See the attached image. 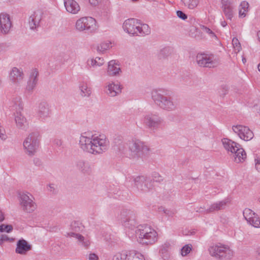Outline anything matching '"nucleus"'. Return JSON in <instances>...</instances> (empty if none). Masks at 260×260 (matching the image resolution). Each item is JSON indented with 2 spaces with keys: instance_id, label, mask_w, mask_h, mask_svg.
Listing matches in <instances>:
<instances>
[{
  "instance_id": "37",
  "label": "nucleus",
  "mask_w": 260,
  "mask_h": 260,
  "mask_svg": "<svg viewBox=\"0 0 260 260\" xmlns=\"http://www.w3.org/2000/svg\"><path fill=\"white\" fill-rule=\"evenodd\" d=\"M111 43L109 41L104 42L100 43L97 47V50L99 52H103L109 49L111 47Z\"/></svg>"
},
{
  "instance_id": "47",
  "label": "nucleus",
  "mask_w": 260,
  "mask_h": 260,
  "mask_svg": "<svg viewBox=\"0 0 260 260\" xmlns=\"http://www.w3.org/2000/svg\"><path fill=\"white\" fill-rule=\"evenodd\" d=\"M62 141L59 139H55L53 141V144L56 146H61L62 145Z\"/></svg>"
},
{
  "instance_id": "26",
  "label": "nucleus",
  "mask_w": 260,
  "mask_h": 260,
  "mask_svg": "<svg viewBox=\"0 0 260 260\" xmlns=\"http://www.w3.org/2000/svg\"><path fill=\"white\" fill-rule=\"evenodd\" d=\"M31 248V246L23 239H20L17 243L15 252L20 254H24Z\"/></svg>"
},
{
  "instance_id": "43",
  "label": "nucleus",
  "mask_w": 260,
  "mask_h": 260,
  "mask_svg": "<svg viewBox=\"0 0 260 260\" xmlns=\"http://www.w3.org/2000/svg\"><path fill=\"white\" fill-rule=\"evenodd\" d=\"M14 239L9 237V236L7 235H2L0 238V245H2L4 242H12L14 241Z\"/></svg>"
},
{
  "instance_id": "19",
  "label": "nucleus",
  "mask_w": 260,
  "mask_h": 260,
  "mask_svg": "<svg viewBox=\"0 0 260 260\" xmlns=\"http://www.w3.org/2000/svg\"><path fill=\"white\" fill-rule=\"evenodd\" d=\"M122 86L119 83L108 82L106 84L105 91L110 96H115L121 92Z\"/></svg>"
},
{
  "instance_id": "49",
  "label": "nucleus",
  "mask_w": 260,
  "mask_h": 260,
  "mask_svg": "<svg viewBox=\"0 0 260 260\" xmlns=\"http://www.w3.org/2000/svg\"><path fill=\"white\" fill-rule=\"evenodd\" d=\"M255 168L258 172H260V160L258 159H255Z\"/></svg>"
},
{
  "instance_id": "36",
  "label": "nucleus",
  "mask_w": 260,
  "mask_h": 260,
  "mask_svg": "<svg viewBox=\"0 0 260 260\" xmlns=\"http://www.w3.org/2000/svg\"><path fill=\"white\" fill-rule=\"evenodd\" d=\"M243 214L245 220L247 221H250L251 218H252L253 216L254 217L257 215L253 211L248 208L245 209L243 211Z\"/></svg>"
},
{
  "instance_id": "34",
  "label": "nucleus",
  "mask_w": 260,
  "mask_h": 260,
  "mask_svg": "<svg viewBox=\"0 0 260 260\" xmlns=\"http://www.w3.org/2000/svg\"><path fill=\"white\" fill-rule=\"evenodd\" d=\"M131 255H128L127 252L123 251L115 255L113 258V260H130Z\"/></svg>"
},
{
  "instance_id": "61",
  "label": "nucleus",
  "mask_w": 260,
  "mask_h": 260,
  "mask_svg": "<svg viewBox=\"0 0 260 260\" xmlns=\"http://www.w3.org/2000/svg\"><path fill=\"white\" fill-rule=\"evenodd\" d=\"M2 80L1 79H0V86H1L2 85Z\"/></svg>"
},
{
  "instance_id": "22",
  "label": "nucleus",
  "mask_w": 260,
  "mask_h": 260,
  "mask_svg": "<svg viewBox=\"0 0 260 260\" xmlns=\"http://www.w3.org/2000/svg\"><path fill=\"white\" fill-rule=\"evenodd\" d=\"M38 72L36 70H33L30 75L29 79L27 81L25 90L28 93H31L35 89L38 82Z\"/></svg>"
},
{
  "instance_id": "15",
  "label": "nucleus",
  "mask_w": 260,
  "mask_h": 260,
  "mask_svg": "<svg viewBox=\"0 0 260 260\" xmlns=\"http://www.w3.org/2000/svg\"><path fill=\"white\" fill-rule=\"evenodd\" d=\"M24 74L21 69L13 67L9 73V79L11 83L16 87H20L24 79Z\"/></svg>"
},
{
  "instance_id": "51",
  "label": "nucleus",
  "mask_w": 260,
  "mask_h": 260,
  "mask_svg": "<svg viewBox=\"0 0 260 260\" xmlns=\"http://www.w3.org/2000/svg\"><path fill=\"white\" fill-rule=\"evenodd\" d=\"M100 0H89V2L92 6H95L99 3Z\"/></svg>"
},
{
  "instance_id": "33",
  "label": "nucleus",
  "mask_w": 260,
  "mask_h": 260,
  "mask_svg": "<svg viewBox=\"0 0 260 260\" xmlns=\"http://www.w3.org/2000/svg\"><path fill=\"white\" fill-rule=\"evenodd\" d=\"M81 95L83 96H89L91 93V88L89 87L85 82H82L79 86Z\"/></svg>"
},
{
  "instance_id": "3",
  "label": "nucleus",
  "mask_w": 260,
  "mask_h": 260,
  "mask_svg": "<svg viewBox=\"0 0 260 260\" xmlns=\"http://www.w3.org/2000/svg\"><path fill=\"white\" fill-rule=\"evenodd\" d=\"M122 27L125 31L134 36H143L150 34L151 32L148 24L141 23L140 20L135 18L125 20Z\"/></svg>"
},
{
  "instance_id": "28",
  "label": "nucleus",
  "mask_w": 260,
  "mask_h": 260,
  "mask_svg": "<svg viewBox=\"0 0 260 260\" xmlns=\"http://www.w3.org/2000/svg\"><path fill=\"white\" fill-rule=\"evenodd\" d=\"M15 120L17 127L18 128L25 129L28 126V122L26 118L23 116L20 112H17L15 117Z\"/></svg>"
},
{
  "instance_id": "59",
  "label": "nucleus",
  "mask_w": 260,
  "mask_h": 260,
  "mask_svg": "<svg viewBox=\"0 0 260 260\" xmlns=\"http://www.w3.org/2000/svg\"><path fill=\"white\" fill-rule=\"evenodd\" d=\"M258 256H259V258H260V248H259V250H258Z\"/></svg>"
},
{
  "instance_id": "56",
  "label": "nucleus",
  "mask_w": 260,
  "mask_h": 260,
  "mask_svg": "<svg viewBox=\"0 0 260 260\" xmlns=\"http://www.w3.org/2000/svg\"><path fill=\"white\" fill-rule=\"evenodd\" d=\"M257 36L258 40L260 42V30L259 31H258L257 34Z\"/></svg>"
},
{
  "instance_id": "24",
  "label": "nucleus",
  "mask_w": 260,
  "mask_h": 260,
  "mask_svg": "<svg viewBox=\"0 0 260 260\" xmlns=\"http://www.w3.org/2000/svg\"><path fill=\"white\" fill-rule=\"evenodd\" d=\"M76 166L77 169L83 174L89 175L92 172L91 165L87 161L83 159L78 160L76 162Z\"/></svg>"
},
{
  "instance_id": "54",
  "label": "nucleus",
  "mask_w": 260,
  "mask_h": 260,
  "mask_svg": "<svg viewBox=\"0 0 260 260\" xmlns=\"http://www.w3.org/2000/svg\"><path fill=\"white\" fill-rule=\"evenodd\" d=\"M50 191H53L54 190V187L53 186V185H49V189Z\"/></svg>"
},
{
  "instance_id": "44",
  "label": "nucleus",
  "mask_w": 260,
  "mask_h": 260,
  "mask_svg": "<svg viewBox=\"0 0 260 260\" xmlns=\"http://www.w3.org/2000/svg\"><path fill=\"white\" fill-rule=\"evenodd\" d=\"M177 15L178 17L183 20H185L187 18V15L181 11H177Z\"/></svg>"
},
{
  "instance_id": "42",
  "label": "nucleus",
  "mask_w": 260,
  "mask_h": 260,
  "mask_svg": "<svg viewBox=\"0 0 260 260\" xmlns=\"http://www.w3.org/2000/svg\"><path fill=\"white\" fill-rule=\"evenodd\" d=\"M13 230V227L11 225H5L2 224L0 225V232H6L7 233H10Z\"/></svg>"
},
{
  "instance_id": "29",
  "label": "nucleus",
  "mask_w": 260,
  "mask_h": 260,
  "mask_svg": "<svg viewBox=\"0 0 260 260\" xmlns=\"http://www.w3.org/2000/svg\"><path fill=\"white\" fill-rule=\"evenodd\" d=\"M105 63L103 58L96 57L95 58H90L87 60V65L90 68H96L103 66Z\"/></svg>"
},
{
  "instance_id": "10",
  "label": "nucleus",
  "mask_w": 260,
  "mask_h": 260,
  "mask_svg": "<svg viewBox=\"0 0 260 260\" xmlns=\"http://www.w3.org/2000/svg\"><path fill=\"white\" fill-rule=\"evenodd\" d=\"M143 124L151 130H156L163 125L164 121L157 113H148L144 115Z\"/></svg>"
},
{
  "instance_id": "13",
  "label": "nucleus",
  "mask_w": 260,
  "mask_h": 260,
  "mask_svg": "<svg viewBox=\"0 0 260 260\" xmlns=\"http://www.w3.org/2000/svg\"><path fill=\"white\" fill-rule=\"evenodd\" d=\"M118 218L123 226L128 228L135 227L137 224L135 213L131 210H122Z\"/></svg>"
},
{
  "instance_id": "52",
  "label": "nucleus",
  "mask_w": 260,
  "mask_h": 260,
  "mask_svg": "<svg viewBox=\"0 0 260 260\" xmlns=\"http://www.w3.org/2000/svg\"><path fill=\"white\" fill-rule=\"evenodd\" d=\"M5 219L4 215L3 212L0 209V222L3 221Z\"/></svg>"
},
{
  "instance_id": "30",
  "label": "nucleus",
  "mask_w": 260,
  "mask_h": 260,
  "mask_svg": "<svg viewBox=\"0 0 260 260\" xmlns=\"http://www.w3.org/2000/svg\"><path fill=\"white\" fill-rule=\"evenodd\" d=\"M65 236L67 237H74L78 239L79 241L82 243V244L87 247L90 245V242L89 240H84V238L81 235L76 233L74 232H68L66 233Z\"/></svg>"
},
{
  "instance_id": "9",
  "label": "nucleus",
  "mask_w": 260,
  "mask_h": 260,
  "mask_svg": "<svg viewBox=\"0 0 260 260\" xmlns=\"http://www.w3.org/2000/svg\"><path fill=\"white\" fill-rule=\"evenodd\" d=\"M96 20L91 17H83L78 19L76 22V29L79 31L93 33L97 29Z\"/></svg>"
},
{
  "instance_id": "11",
  "label": "nucleus",
  "mask_w": 260,
  "mask_h": 260,
  "mask_svg": "<svg viewBox=\"0 0 260 260\" xmlns=\"http://www.w3.org/2000/svg\"><path fill=\"white\" fill-rule=\"evenodd\" d=\"M196 61L200 67L203 68H215L219 64L218 59L213 54H198Z\"/></svg>"
},
{
  "instance_id": "25",
  "label": "nucleus",
  "mask_w": 260,
  "mask_h": 260,
  "mask_svg": "<svg viewBox=\"0 0 260 260\" xmlns=\"http://www.w3.org/2000/svg\"><path fill=\"white\" fill-rule=\"evenodd\" d=\"M64 5L67 12L76 14L80 10L79 4L75 0H64Z\"/></svg>"
},
{
  "instance_id": "8",
  "label": "nucleus",
  "mask_w": 260,
  "mask_h": 260,
  "mask_svg": "<svg viewBox=\"0 0 260 260\" xmlns=\"http://www.w3.org/2000/svg\"><path fill=\"white\" fill-rule=\"evenodd\" d=\"M39 134L38 132L30 133L23 142L25 153L29 156H33L39 148Z\"/></svg>"
},
{
  "instance_id": "60",
  "label": "nucleus",
  "mask_w": 260,
  "mask_h": 260,
  "mask_svg": "<svg viewBox=\"0 0 260 260\" xmlns=\"http://www.w3.org/2000/svg\"><path fill=\"white\" fill-rule=\"evenodd\" d=\"M242 61L244 63L246 61V59L245 58H243L242 59Z\"/></svg>"
},
{
  "instance_id": "17",
  "label": "nucleus",
  "mask_w": 260,
  "mask_h": 260,
  "mask_svg": "<svg viewBox=\"0 0 260 260\" xmlns=\"http://www.w3.org/2000/svg\"><path fill=\"white\" fill-rule=\"evenodd\" d=\"M51 114L50 106L47 103L42 102L39 104L37 114L40 120L46 121L51 117Z\"/></svg>"
},
{
  "instance_id": "48",
  "label": "nucleus",
  "mask_w": 260,
  "mask_h": 260,
  "mask_svg": "<svg viewBox=\"0 0 260 260\" xmlns=\"http://www.w3.org/2000/svg\"><path fill=\"white\" fill-rule=\"evenodd\" d=\"M88 258L89 260H98L99 257L96 254L92 253L89 254Z\"/></svg>"
},
{
  "instance_id": "35",
  "label": "nucleus",
  "mask_w": 260,
  "mask_h": 260,
  "mask_svg": "<svg viewBox=\"0 0 260 260\" xmlns=\"http://www.w3.org/2000/svg\"><path fill=\"white\" fill-rule=\"evenodd\" d=\"M184 5L189 9H194L199 4V0H181Z\"/></svg>"
},
{
  "instance_id": "57",
  "label": "nucleus",
  "mask_w": 260,
  "mask_h": 260,
  "mask_svg": "<svg viewBox=\"0 0 260 260\" xmlns=\"http://www.w3.org/2000/svg\"><path fill=\"white\" fill-rule=\"evenodd\" d=\"M3 51V47L2 45H0V53Z\"/></svg>"
},
{
  "instance_id": "18",
  "label": "nucleus",
  "mask_w": 260,
  "mask_h": 260,
  "mask_svg": "<svg viewBox=\"0 0 260 260\" xmlns=\"http://www.w3.org/2000/svg\"><path fill=\"white\" fill-rule=\"evenodd\" d=\"M43 17V13L37 10L34 12L29 17L28 24L31 30H36L40 25V22Z\"/></svg>"
},
{
  "instance_id": "53",
  "label": "nucleus",
  "mask_w": 260,
  "mask_h": 260,
  "mask_svg": "<svg viewBox=\"0 0 260 260\" xmlns=\"http://www.w3.org/2000/svg\"><path fill=\"white\" fill-rule=\"evenodd\" d=\"M169 48H164L161 50V53H165L166 52H168L169 51Z\"/></svg>"
},
{
  "instance_id": "23",
  "label": "nucleus",
  "mask_w": 260,
  "mask_h": 260,
  "mask_svg": "<svg viewBox=\"0 0 260 260\" xmlns=\"http://www.w3.org/2000/svg\"><path fill=\"white\" fill-rule=\"evenodd\" d=\"M121 73V70L119 65L115 60H112L108 62L107 69V74L108 76L111 77L117 76H119Z\"/></svg>"
},
{
  "instance_id": "27",
  "label": "nucleus",
  "mask_w": 260,
  "mask_h": 260,
  "mask_svg": "<svg viewBox=\"0 0 260 260\" xmlns=\"http://www.w3.org/2000/svg\"><path fill=\"white\" fill-rule=\"evenodd\" d=\"M222 8L226 18L230 20L233 17L232 3L230 0H221Z\"/></svg>"
},
{
  "instance_id": "41",
  "label": "nucleus",
  "mask_w": 260,
  "mask_h": 260,
  "mask_svg": "<svg viewBox=\"0 0 260 260\" xmlns=\"http://www.w3.org/2000/svg\"><path fill=\"white\" fill-rule=\"evenodd\" d=\"M201 29H202V30L204 32L208 34L210 37L215 38H217L215 34H214V32H213L209 28H208L204 25H201Z\"/></svg>"
},
{
  "instance_id": "58",
  "label": "nucleus",
  "mask_w": 260,
  "mask_h": 260,
  "mask_svg": "<svg viewBox=\"0 0 260 260\" xmlns=\"http://www.w3.org/2000/svg\"><path fill=\"white\" fill-rule=\"evenodd\" d=\"M258 70L260 72V63L258 65Z\"/></svg>"
},
{
  "instance_id": "2",
  "label": "nucleus",
  "mask_w": 260,
  "mask_h": 260,
  "mask_svg": "<svg viewBox=\"0 0 260 260\" xmlns=\"http://www.w3.org/2000/svg\"><path fill=\"white\" fill-rule=\"evenodd\" d=\"M118 150L129 158L138 159L147 154L150 149L144 142L138 139H132L125 144H120Z\"/></svg>"
},
{
  "instance_id": "1",
  "label": "nucleus",
  "mask_w": 260,
  "mask_h": 260,
  "mask_svg": "<svg viewBox=\"0 0 260 260\" xmlns=\"http://www.w3.org/2000/svg\"><path fill=\"white\" fill-rule=\"evenodd\" d=\"M109 145V141L104 135H93L84 133L80 137L79 146L84 151L96 155L106 151Z\"/></svg>"
},
{
  "instance_id": "6",
  "label": "nucleus",
  "mask_w": 260,
  "mask_h": 260,
  "mask_svg": "<svg viewBox=\"0 0 260 260\" xmlns=\"http://www.w3.org/2000/svg\"><path fill=\"white\" fill-rule=\"evenodd\" d=\"M222 142L224 148L233 154L236 162L239 163L245 160L246 157V152L239 144L227 138L223 139Z\"/></svg>"
},
{
  "instance_id": "55",
  "label": "nucleus",
  "mask_w": 260,
  "mask_h": 260,
  "mask_svg": "<svg viewBox=\"0 0 260 260\" xmlns=\"http://www.w3.org/2000/svg\"><path fill=\"white\" fill-rule=\"evenodd\" d=\"M221 25L223 26V27H225L227 25V23L226 22V21L225 20H222L221 21Z\"/></svg>"
},
{
  "instance_id": "12",
  "label": "nucleus",
  "mask_w": 260,
  "mask_h": 260,
  "mask_svg": "<svg viewBox=\"0 0 260 260\" xmlns=\"http://www.w3.org/2000/svg\"><path fill=\"white\" fill-rule=\"evenodd\" d=\"M21 209L26 213H32L37 208L32 196L29 193H22L18 198Z\"/></svg>"
},
{
  "instance_id": "31",
  "label": "nucleus",
  "mask_w": 260,
  "mask_h": 260,
  "mask_svg": "<svg viewBox=\"0 0 260 260\" xmlns=\"http://www.w3.org/2000/svg\"><path fill=\"white\" fill-rule=\"evenodd\" d=\"M12 103L13 104L14 107L18 111L22 110L23 109V103L20 96H16L12 99Z\"/></svg>"
},
{
  "instance_id": "50",
  "label": "nucleus",
  "mask_w": 260,
  "mask_h": 260,
  "mask_svg": "<svg viewBox=\"0 0 260 260\" xmlns=\"http://www.w3.org/2000/svg\"><path fill=\"white\" fill-rule=\"evenodd\" d=\"M34 164H35V165L37 166H40L42 164L41 160L39 158H34Z\"/></svg>"
},
{
  "instance_id": "38",
  "label": "nucleus",
  "mask_w": 260,
  "mask_h": 260,
  "mask_svg": "<svg viewBox=\"0 0 260 260\" xmlns=\"http://www.w3.org/2000/svg\"><path fill=\"white\" fill-rule=\"evenodd\" d=\"M247 222L255 228H260V219L258 215L253 216L250 221H248Z\"/></svg>"
},
{
  "instance_id": "7",
  "label": "nucleus",
  "mask_w": 260,
  "mask_h": 260,
  "mask_svg": "<svg viewBox=\"0 0 260 260\" xmlns=\"http://www.w3.org/2000/svg\"><path fill=\"white\" fill-rule=\"evenodd\" d=\"M208 251L211 256L220 260H230L234 255V251L228 245L221 243L210 246Z\"/></svg>"
},
{
  "instance_id": "45",
  "label": "nucleus",
  "mask_w": 260,
  "mask_h": 260,
  "mask_svg": "<svg viewBox=\"0 0 260 260\" xmlns=\"http://www.w3.org/2000/svg\"><path fill=\"white\" fill-rule=\"evenodd\" d=\"M153 179L156 182H160L162 180V177L157 173H154L153 174Z\"/></svg>"
},
{
  "instance_id": "62",
  "label": "nucleus",
  "mask_w": 260,
  "mask_h": 260,
  "mask_svg": "<svg viewBox=\"0 0 260 260\" xmlns=\"http://www.w3.org/2000/svg\"><path fill=\"white\" fill-rule=\"evenodd\" d=\"M259 202H260V199H259Z\"/></svg>"
},
{
  "instance_id": "32",
  "label": "nucleus",
  "mask_w": 260,
  "mask_h": 260,
  "mask_svg": "<svg viewBox=\"0 0 260 260\" xmlns=\"http://www.w3.org/2000/svg\"><path fill=\"white\" fill-rule=\"evenodd\" d=\"M249 4L246 1H243L241 3L239 10V16L240 17H245L246 16V13L248 12Z\"/></svg>"
},
{
  "instance_id": "46",
  "label": "nucleus",
  "mask_w": 260,
  "mask_h": 260,
  "mask_svg": "<svg viewBox=\"0 0 260 260\" xmlns=\"http://www.w3.org/2000/svg\"><path fill=\"white\" fill-rule=\"evenodd\" d=\"M0 138L5 140L7 138L4 129L0 125Z\"/></svg>"
},
{
  "instance_id": "20",
  "label": "nucleus",
  "mask_w": 260,
  "mask_h": 260,
  "mask_svg": "<svg viewBox=\"0 0 260 260\" xmlns=\"http://www.w3.org/2000/svg\"><path fill=\"white\" fill-rule=\"evenodd\" d=\"M12 26L9 15L2 13L0 14V29L3 34L8 33Z\"/></svg>"
},
{
  "instance_id": "39",
  "label": "nucleus",
  "mask_w": 260,
  "mask_h": 260,
  "mask_svg": "<svg viewBox=\"0 0 260 260\" xmlns=\"http://www.w3.org/2000/svg\"><path fill=\"white\" fill-rule=\"evenodd\" d=\"M192 246L191 245H185L184 246L181 250V254L183 256H186L191 250Z\"/></svg>"
},
{
  "instance_id": "5",
  "label": "nucleus",
  "mask_w": 260,
  "mask_h": 260,
  "mask_svg": "<svg viewBox=\"0 0 260 260\" xmlns=\"http://www.w3.org/2000/svg\"><path fill=\"white\" fill-rule=\"evenodd\" d=\"M138 241L142 244H153L157 240V233L150 226H140L136 231Z\"/></svg>"
},
{
  "instance_id": "40",
  "label": "nucleus",
  "mask_w": 260,
  "mask_h": 260,
  "mask_svg": "<svg viewBox=\"0 0 260 260\" xmlns=\"http://www.w3.org/2000/svg\"><path fill=\"white\" fill-rule=\"evenodd\" d=\"M232 43H233V45L235 51L236 52H239L241 49V47L240 43L239 40H238V39L236 38H234L232 40Z\"/></svg>"
},
{
  "instance_id": "14",
  "label": "nucleus",
  "mask_w": 260,
  "mask_h": 260,
  "mask_svg": "<svg viewBox=\"0 0 260 260\" xmlns=\"http://www.w3.org/2000/svg\"><path fill=\"white\" fill-rule=\"evenodd\" d=\"M134 181L139 195L148 192L151 187V181L143 176L136 177Z\"/></svg>"
},
{
  "instance_id": "16",
  "label": "nucleus",
  "mask_w": 260,
  "mask_h": 260,
  "mask_svg": "<svg viewBox=\"0 0 260 260\" xmlns=\"http://www.w3.org/2000/svg\"><path fill=\"white\" fill-rule=\"evenodd\" d=\"M232 129L241 139L244 141H249L253 137L252 132L247 126L242 125H234Z\"/></svg>"
},
{
  "instance_id": "21",
  "label": "nucleus",
  "mask_w": 260,
  "mask_h": 260,
  "mask_svg": "<svg viewBox=\"0 0 260 260\" xmlns=\"http://www.w3.org/2000/svg\"><path fill=\"white\" fill-rule=\"evenodd\" d=\"M229 203V200L228 199H225L223 200L215 202L212 204L209 208L205 210V212L206 213H210L224 210Z\"/></svg>"
},
{
  "instance_id": "4",
  "label": "nucleus",
  "mask_w": 260,
  "mask_h": 260,
  "mask_svg": "<svg viewBox=\"0 0 260 260\" xmlns=\"http://www.w3.org/2000/svg\"><path fill=\"white\" fill-rule=\"evenodd\" d=\"M151 95L154 103L160 108L168 111L176 109L178 105L177 102L172 97L164 95L160 90H152Z\"/></svg>"
}]
</instances>
